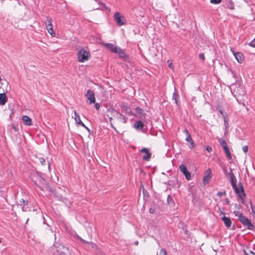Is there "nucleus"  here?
<instances>
[{"label": "nucleus", "mask_w": 255, "mask_h": 255, "mask_svg": "<svg viewBox=\"0 0 255 255\" xmlns=\"http://www.w3.org/2000/svg\"><path fill=\"white\" fill-rule=\"evenodd\" d=\"M228 176H229L231 183L232 184L233 188L234 189L235 192L237 194H238L239 195V196L241 198L242 203H244V200L243 199V197L246 196V193L245 192L244 187H243V186L242 183L240 182L239 183V185L240 188L241 189V193L240 194L239 190L237 186L236 178L234 174L233 173L232 169L231 168H230V171L228 173Z\"/></svg>", "instance_id": "f257e3e1"}, {"label": "nucleus", "mask_w": 255, "mask_h": 255, "mask_svg": "<svg viewBox=\"0 0 255 255\" xmlns=\"http://www.w3.org/2000/svg\"><path fill=\"white\" fill-rule=\"evenodd\" d=\"M234 213L235 216L238 217L239 220L243 226L246 227L250 230H254L255 229V226L252 223L251 221L244 216L242 212L240 211H234Z\"/></svg>", "instance_id": "f03ea898"}, {"label": "nucleus", "mask_w": 255, "mask_h": 255, "mask_svg": "<svg viewBox=\"0 0 255 255\" xmlns=\"http://www.w3.org/2000/svg\"><path fill=\"white\" fill-rule=\"evenodd\" d=\"M66 232L67 233H68V234L69 235H70L71 236H75L77 238V239H79V240H80L81 242H82L83 243H86V244H90V245H91L92 247L93 248H95L96 247V245L92 243V242H87L86 241H85L84 240L82 239L81 237H80L79 236H77L76 235V233L74 231H73L71 227H67L66 226V224H65V232Z\"/></svg>", "instance_id": "7ed1b4c3"}, {"label": "nucleus", "mask_w": 255, "mask_h": 255, "mask_svg": "<svg viewBox=\"0 0 255 255\" xmlns=\"http://www.w3.org/2000/svg\"><path fill=\"white\" fill-rule=\"evenodd\" d=\"M107 113H110L114 117H117L118 119L122 121L124 124L127 122V119L122 114L117 111L113 108H109L107 110Z\"/></svg>", "instance_id": "20e7f679"}, {"label": "nucleus", "mask_w": 255, "mask_h": 255, "mask_svg": "<svg viewBox=\"0 0 255 255\" xmlns=\"http://www.w3.org/2000/svg\"><path fill=\"white\" fill-rule=\"evenodd\" d=\"M114 19L118 26L123 25L126 22V19L125 16L119 12L115 13L114 16Z\"/></svg>", "instance_id": "39448f33"}, {"label": "nucleus", "mask_w": 255, "mask_h": 255, "mask_svg": "<svg viewBox=\"0 0 255 255\" xmlns=\"http://www.w3.org/2000/svg\"><path fill=\"white\" fill-rule=\"evenodd\" d=\"M90 53L84 49L80 50L78 53L79 61L83 62L88 59Z\"/></svg>", "instance_id": "423d86ee"}, {"label": "nucleus", "mask_w": 255, "mask_h": 255, "mask_svg": "<svg viewBox=\"0 0 255 255\" xmlns=\"http://www.w3.org/2000/svg\"><path fill=\"white\" fill-rule=\"evenodd\" d=\"M86 97L87 98V103L89 105H91L92 104L95 103L96 99L95 96L94 92L89 89L86 94L85 95Z\"/></svg>", "instance_id": "0eeeda50"}, {"label": "nucleus", "mask_w": 255, "mask_h": 255, "mask_svg": "<svg viewBox=\"0 0 255 255\" xmlns=\"http://www.w3.org/2000/svg\"><path fill=\"white\" fill-rule=\"evenodd\" d=\"M44 23L48 32L52 36H55V34L53 32L51 18L46 17Z\"/></svg>", "instance_id": "6e6552de"}, {"label": "nucleus", "mask_w": 255, "mask_h": 255, "mask_svg": "<svg viewBox=\"0 0 255 255\" xmlns=\"http://www.w3.org/2000/svg\"><path fill=\"white\" fill-rule=\"evenodd\" d=\"M121 108L123 110V111L124 112L125 114L128 115V116H133L134 114L132 113L131 109L130 106L126 103H122L121 105Z\"/></svg>", "instance_id": "1a4fd4ad"}, {"label": "nucleus", "mask_w": 255, "mask_h": 255, "mask_svg": "<svg viewBox=\"0 0 255 255\" xmlns=\"http://www.w3.org/2000/svg\"><path fill=\"white\" fill-rule=\"evenodd\" d=\"M206 175L204 176L203 179V183L204 185L207 184L209 182L212 178V170L210 168H208L205 173Z\"/></svg>", "instance_id": "9d476101"}, {"label": "nucleus", "mask_w": 255, "mask_h": 255, "mask_svg": "<svg viewBox=\"0 0 255 255\" xmlns=\"http://www.w3.org/2000/svg\"><path fill=\"white\" fill-rule=\"evenodd\" d=\"M38 161L41 165L45 166L46 168H47L48 171H50V162L47 158H44L43 157H38Z\"/></svg>", "instance_id": "9b49d317"}, {"label": "nucleus", "mask_w": 255, "mask_h": 255, "mask_svg": "<svg viewBox=\"0 0 255 255\" xmlns=\"http://www.w3.org/2000/svg\"><path fill=\"white\" fill-rule=\"evenodd\" d=\"M179 169L181 172H182L183 173V174L185 176L186 178L188 180H190L191 178V174L187 170L186 166L184 164H182L180 165Z\"/></svg>", "instance_id": "f8f14e48"}, {"label": "nucleus", "mask_w": 255, "mask_h": 255, "mask_svg": "<svg viewBox=\"0 0 255 255\" xmlns=\"http://www.w3.org/2000/svg\"><path fill=\"white\" fill-rule=\"evenodd\" d=\"M116 53L118 54L124 61H127L128 59V56L126 53L125 49H121L120 47H118L117 52Z\"/></svg>", "instance_id": "ddd939ff"}, {"label": "nucleus", "mask_w": 255, "mask_h": 255, "mask_svg": "<svg viewBox=\"0 0 255 255\" xmlns=\"http://www.w3.org/2000/svg\"><path fill=\"white\" fill-rule=\"evenodd\" d=\"M231 51L233 52V54L235 57V58L236 59V60H237V61L240 63H242V62L244 61V55L243 54L241 53V52H234L233 50H232V48H231Z\"/></svg>", "instance_id": "4468645a"}, {"label": "nucleus", "mask_w": 255, "mask_h": 255, "mask_svg": "<svg viewBox=\"0 0 255 255\" xmlns=\"http://www.w3.org/2000/svg\"><path fill=\"white\" fill-rule=\"evenodd\" d=\"M141 152L145 153V155L142 156V159L144 160L148 161L150 159L151 154L149 152V150L147 148H143L141 150Z\"/></svg>", "instance_id": "2eb2a0df"}, {"label": "nucleus", "mask_w": 255, "mask_h": 255, "mask_svg": "<svg viewBox=\"0 0 255 255\" xmlns=\"http://www.w3.org/2000/svg\"><path fill=\"white\" fill-rule=\"evenodd\" d=\"M104 45L106 48L109 49L113 53H115L117 52V50L118 49L119 47L117 46L115 44L113 43H105Z\"/></svg>", "instance_id": "dca6fc26"}, {"label": "nucleus", "mask_w": 255, "mask_h": 255, "mask_svg": "<svg viewBox=\"0 0 255 255\" xmlns=\"http://www.w3.org/2000/svg\"><path fill=\"white\" fill-rule=\"evenodd\" d=\"M136 115L135 116L139 118H142L145 117V114L144 113L143 110L137 107L135 108Z\"/></svg>", "instance_id": "f3484780"}, {"label": "nucleus", "mask_w": 255, "mask_h": 255, "mask_svg": "<svg viewBox=\"0 0 255 255\" xmlns=\"http://www.w3.org/2000/svg\"><path fill=\"white\" fill-rule=\"evenodd\" d=\"M222 220L223 221L224 224L227 228H229L231 227L232 225V221L230 218L224 216L222 218Z\"/></svg>", "instance_id": "a211bd4d"}, {"label": "nucleus", "mask_w": 255, "mask_h": 255, "mask_svg": "<svg viewBox=\"0 0 255 255\" xmlns=\"http://www.w3.org/2000/svg\"><path fill=\"white\" fill-rule=\"evenodd\" d=\"M7 101V98L4 93H0V105H4Z\"/></svg>", "instance_id": "6ab92c4d"}, {"label": "nucleus", "mask_w": 255, "mask_h": 255, "mask_svg": "<svg viewBox=\"0 0 255 255\" xmlns=\"http://www.w3.org/2000/svg\"><path fill=\"white\" fill-rule=\"evenodd\" d=\"M22 121L25 125L31 126V119L27 116H23L22 117Z\"/></svg>", "instance_id": "aec40b11"}, {"label": "nucleus", "mask_w": 255, "mask_h": 255, "mask_svg": "<svg viewBox=\"0 0 255 255\" xmlns=\"http://www.w3.org/2000/svg\"><path fill=\"white\" fill-rule=\"evenodd\" d=\"M133 127L136 129L141 130L143 128L144 124L141 121H138L134 124Z\"/></svg>", "instance_id": "412c9836"}, {"label": "nucleus", "mask_w": 255, "mask_h": 255, "mask_svg": "<svg viewBox=\"0 0 255 255\" xmlns=\"http://www.w3.org/2000/svg\"><path fill=\"white\" fill-rule=\"evenodd\" d=\"M28 201L27 200H24L23 199H21L19 200V204L21 206H23V207L22 208L23 211H27V208L24 206L28 204Z\"/></svg>", "instance_id": "4be33fe9"}, {"label": "nucleus", "mask_w": 255, "mask_h": 255, "mask_svg": "<svg viewBox=\"0 0 255 255\" xmlns=\"http://www.w3.org/2000/svg\"><path fill=\"white\" fill-rule=\"evenodd\" d=\"M96 1L98 2V3L101 5L102 6V8L103 10H107L109 12L111 11V8L109 7H107L106 3L102 2L100 0H96Z\"/></svg>", "instance_id": "5701e85b"}, {"label": "nucleus", "mask_w": 255, "mask_h": 255, "mask_svg": "<svg viewBox=\"0 0 255 255\" xmlns=\"http://www.w3.org/2000/svg\"><path fill=\"white\" fill-rule=\"evenodd\" d=\"M223 149H224V151L226 154V156H227V158L229 160H231L232 159V157L231 154L230 150V149L228 147V146L227 147L224 148Z\"/></svg>", "instance_id": "b1692460"}, {"label": "nucleus", "mask_w": 255, "mask_h": 255, "mask_svg": "<svg viewBox=\"0 0 255 255\" xmlns=\"http://www.w3.org/2000/svg\"><path fill=\"white\" fill-rule=\"evenodd\" d=\"M178 97V93L177 92L175 88H174V92L173 94L172 98L175 101V103L177 105H178V100L177 99Z\"/></svg>", "instance_id": "393cba45"}, {"label": "nucleus", "mask_w": 255, "mask_h": 255, "mask_svg": "<svg viewBox=\"0 0 255 255\" xmlns=\"http://www.w3.org/2000/svg\"><path fill=\"white\" fill-rule=\"evenodd\" d=\"M74 115H75V120L76 123L77 124H78L79 123H81V120L80 119L79 114L77 113L76 111H75Z\"/></svg>", "instance_id": "a878e982"}, {"label": "nucleus", "mask_w": 255, "mask_h": 255, "mask_svg": "<svg viewBox=\"0 0 255 255\" xmlns=\"http://www.w3.org/2000/svg\"><path fill=\"white\" fill-rule=\"evenodd\" d=\"M219 141L223 148L228 147L227 143L225 139H220Z\"/></svg>", "instance_id": "bb28decb"}, {"label": "nucleus", "mask_w": 255, "mask_h": 255, "mask_svg": "<svg viewBox=\"0 0 255 255\" xmlns=\"http://www.w3.org/2000/svg\"><path fill=\"white\" fill-rule=\"evenodd\" d=\"M222 0H210V2L212 4H217L221 2Z\"/></svg>", "instance_id": "cd10ccee"}, {"label": "nucleus", "mask_w": 255, "mask_h": 255, "mask_svg": "<svg viewBox=\"0 0 255 255\" xmlns=\"http://www.w3.org/2000/svg\"><path fill=\"white\" fill-rule=\"evenodd\" d=\"M31 179L32 180V181L34 183V184L35 185H36L40 189H41V190H44L43 188H42L41 186H39V185L37 184L36 181L34 179V178L33 177H31Z\"/></svg>", "instance_id": "c85d7f7f"}, {"label": "nucleus", "mask_w": 255, "mask_h": 255, "mask_svg": "<svg viewBox=\"0 0 255 255\" xmlns=\"http://www.w3.org/2000/svg\"><path fill=\"white\" fill-rule=\"evenodd\" d=\"M107 116L109 117V121L111 124V126L115 130H117L116 128L113 126L112 123V122L113 121V118L111 117H110V115L109 114H107Z\"/></svg>", "instance_id": "c756f323"}, {"label": "nucleus", "mask_w": 255, "mask_h": 255, "mask_svg": "<svg viewBox=\"0 0 255 255\" xmlns=\"http://www.w3.org/2000/svg\"><path fill=\"white\" fill-rule=\"evenodd\" d=\"M160 254L163 255H167V252L165 249H161L160 251Z\"/></svg>", "instance_id": "7c9ffc66"}, {"label": "nucleus", "mask_w": 255, "mask_h": 255, "mask_svg": "<svg viewBox=\"0 0 255 255\" xmlns=\"http://www.w3.org/2000/svg\"><path fill=\"white\" fill-rule=\"evenodd\" d=\"M224 125H225V129L227 130L229 127V125L227 120H224Z\"/></svg>", "instance_id": "2f4dec72"}, {"label": "nucleus", "mask_w": 255, "mask_h": 255, "mask_svg": "<svg viewBox=\"0 0 255 255\" xmlns=\"http://www.w3.org/2000/svg\"><path fill=\"white\" fill-rule=\"evenodd\" d=\"M226 192L225 191H224V192H219L217 193V196H218L219 197H222V196L224 195H226Z\"/></svg>", "instance_id": "473e14b6"}, {"label": "nucleus", "mask_w": 255, "mask_h": 255, "mask_svg": "<svg viewBox=\"0 0 255 255\" xmlns=\"http://www.w3.org/2000/svg\"><path fill=\"white\" fill-rule=\"evenodd\" d=\"M185 140L187 141V142H191L192 141H193V139L191 137V136L190 135V136H188L186 137V139H185Z\"/></svg>", "instance_id": "72a5a7b5"}, {"label": "nucleus", "mask_w": 255, "mask_h": 255, "mask_svg": "<svg viewBox=\"0 0 255 255\" xmlns=\"http://www.w3.org/2000/svg\"><path fill=\"white\" fill-rule=\"evenodd\" d=\"M94 106H95V108H96V109L97 110H99L100 108V107H101L100 104H99L98 103H95Z\"/></svg>", "instance_id": "f704fd0d"}, {"label": "nucleus", "mask_w": 255, "mask_h": 255, "mask_svg": "<svg viewBox=\"0 0 255 255\" xmlns=\"http://www.w3.org/2000/svg\"><path fill=\"white\" fill-rule=\"evenodd\" d=\"M243 150L245 153H247L248 150V147L247 145L244 146L243 147Z\"/></svg>", "instance_id": "c9c22d12"}, {"label": "nucleus", "mask_w": 255, "mask_h": 255, "mask_svg": "<svg viewBox=\"0 0 255 255\" xmlns=\"http://www.w3.org/2000/svg\"><path fill=\"white\" fill-rule=\"evenodd\" d=\"M223 170L224 173L226 175V176H228V171H227V170L226 167L224 166L223 167Z\"/></svg>", "instance_id": "e433bc0d"}, {"label": "nucleus", "mask_w": 255, "mask_h": 255, "mask_svg": "<svg viewBox=\"0 0 255 255\" xmlns=\"http://www.w3.org/2000/svg\"><path fill=\"white\" fill-rule=\"evenodd\" d=\"M167 201L169 204H170V203L172 201V197L170 195H168Z\"/></svg>", "instance_id": "4c0bfd02"}, {"label": "nucleus", "mask_w": 255, "mask_h": 255, "mask_svg": "<svg viewBox=\"0 0 255 255\" xmlns=\"http://www.w3.org/2000/svg\"><path fill=\"white\" fill-rule=\"evenodd\" d=\"M78 125H81V126H82L83 127L85 128H86L88 130H89V129L84 125V124L81 121V123H79L78 124Z\"/></svg>", "instance_id": "58836bf2"}, {"label": "nucleus", "mask_w": 255, "mask_h": 255, "mask_svg": "<svg viewBox=\"0 0 255 255\" xmlns=\"http://www.w3.org/2000/svg\"><path fill=\"white\" fill-rule=\"evenodd\" d=\"M183 132L185 133L187 136L191 135L187 129H185L183 131Z\"/></svg>", "instance_id": "ea45409f"}, {"label": "nucleus", "mask_w": 255, "mask_h": 255, "mask_svg": "<svg viewBox=\"0 0 255 255\" xmlns=\"http://www.w3.org/2000/svg\"><path fill=\"white\" fill-rule=\"evenodd\" d=\"M199 56L200 59L203 60L205 59V56L203 53H200Z\"/></svg>", "instance_id": "a19ab883"}, {"label": "nucleus", "mask_w": 255, "mask_h": 255, "mask_svg": "<svg viewBox=\"0 0 255 255\" xmlns=\"http://www.w3.org/2000/svg\"><path fill=\"white\" fill-rule=\"evenodd\" d=\"M167 62L168 63V66L171 69H173L174 66L171 62L169 63V60L167 61Z\"/></svg>", "instance_id": "79ce46f5"}, {"label": "nucleus", "mask_w": 255, "mask_h": 255, "mask_svg": "<svg viewBox=\"0 0 255 255\" xmlns=\"http://www.w3.org/2000/svg\"><path fill=\"white\" fill-rule=\"evenodd\" d=\"M190 148H192L195 147V144H194L193 140L191 142H190Z\"/></svg>", "instance_id": "37998d69"}, {"label": "nucleus", "mask_w": 255, "mask_h": 255, "mask_svg": "<svg viewBox=\"0 0 255 255\" xmlns=\"http://www.w3.org/2000/svg\"><path fill=\"white\" fill-rule=\"evenodd\" d=\"M206 150L209 152H210L212 151V148L211 146L207 145L206 147Z\"/></svg>", "instance_id": "c03bdc74"}, {"label": "nucleus", "mask_w": 255, "mask_h": 255, "mask_svg": "<svg viewBox=\"0 0 255 255\" xmlns=\"http://www.w3.org/2000/svg\"><path fill=\"white\" fill-rule=\"evenodd\" d=\"M251 207L253 213L255 214V210L254 209V207L251 203Z\"/></svg>", "instance_id": "a18cd8bd"}, {"label": "nucleus", "mask_w": 255, "mask_h": 255, "mask_svg": "<svg viewBox=\"0 0 255 255\" xmlns=\"http://www.w3.org/2000/svg\"><path fill=\"white\" fill-rule=\"evenodd\" d=\"M241 205L240 204H235V208L237 209H240V208H241Z\"/></svg>", "instance_id": "49530a36"}, {"label": "nucleus", "mask_w": 255, "mask_h": 255, "mask_svg": "<svg viewBox=\"0 0 255 255\" xmlns=\"http://www.w3.org/2000/svg\"><path fill=\"white\" fill-rule=\"evenodd\" d=\"M247 255H255V253L252 251H250L249 254H247Z\"/></svg>", "instance_id": "de8ad7c7"}, {"label": "nucleus", "mask_w": 255, "mask_h": 255, "mask_svg": "<svg viewBox=\"0 0 255 255\" xmlns=\"http://www.w3.org/2000/svg\"><path fill=\"white\" fill-rule=\"evenodd\" d=\"M222 116H223V118H224V121L225 120H227V114H223V115H222Z\"/></svg>", "instance_id": "09e8293b"}, {"label": "nucleus", "mask_w": 255, "mask_h": 255, "mask_svg": "<svg viewBox=\"0 0 255 255\" xmlns=\"http://www.w3.org/2000/svg\"><path fill=\"white\" fill-rule=\"evenodd\" d=\"M225 202H226V203L227 204H230V200L228 198H226V200H225Z\"/></svg>", "instance_id": "8fccbe9b"}, {"label": "nucleus", "mask_w": 255, "mask_h": 255, "mask_svg": "<svg viewBox=\"0 0 255 255\" xmlns=\"http://www.w3.org/2000/svg\"><path fill=\"white\" fill-rule=\"evenodd\" d=\"M12 128L14 129V130L15 131H17V128L14 125L12 126Z\"/></svg>", "instance_id": "3c124183"}, {"label": "nucleus", "mask_w": 255, "mask_h": 255, "mask_svg": "<svg viewBox=\"0 0 255 255\" xmlns=\"http://www.w3.org/2000/svg\"><path fill=\"white\" fill-rule=\"evenodd\" d=\"M154 211V209H153L152 208H150L149 209V212L151 213H153Z\"/></svg>", "instance_id": "603ef678"}, {"label": "nucleus", "mask_w": 255, "mask_h": 255, "mask_svg": "<svg viewBox=\"0 0 255 255\" xmlns=\"http://www.w3.org/2000/svg\"><path fill=\"white\" fill-rule=\"evenodd\" d=\"M220 113L223 115V114H224L225 113H223V111L222 110L219 111Z\"/></svg>", "instance_id": "864d4df0"}, {"label": "nucleus", "mask_w": 255, "mask_h": 255, "mask_svg": "<svg viewBox=\"0 0 255 255\" xmlns=\"http://www.w3.org/2000/svg\"><path fill=\"white\" fill-rule=\"evenodd\" d=\"M230 8L231 9H234V6H231Z\"/></svg>", "instance_id": "5fc2aeb1"}, {"label": "nucleus", "mask_w": 255, "mask_h": 255, "mask_svg": "<svg viewBox=\"0 0 255 255\" xmlns=\"http://www.w3.org/2000/svg\"><path fill=\"white\" fill-rule=\"evenodd\" d=\"M56 247L54 246V247H52V250H54L55 249H56Z\"/></svg>", "instance_id": "6e6d98bb"}, {"label": "nucleus", "mask_w": 255, "mask_h": 255, "mask_svg": "<svg viewBox=\"0 0 255 255\" xmlns=\"http://www.w3.org/2000/svg\"><path fill=\"white\" fill-rule=\"evenodd\" d=\"M57 252L58 253V254L60 255L61 254V253L59 252L58 250H57Z\"/></svg>", "instance_id": "4d7b16f0"}, {"label": "nucleus", "mask_w": 255, "mask_h": 255, "mask_svg": "<svg viewBox=\"0 0 255 255\" xmlns=\"http://www.w3.org/2000/svg\"><path fill=\"white\" fill-rule=\"evenodd\" d=\"M138 242H136L135 243V245H138Z\"/></svg>", "instance_id": "13d9d810"}, {"label": "nucleus", "mask_w": 255, "mask_h": 255, "mask_svg": "<svg viewBox=\"0 0 255 255\" xmlns=\"http://www.w3.org/2000/svg\"><path fill=\"white\" fill-rule=\"evenodd\" d=\"M39 181H41V180L42 179L41 178H39Z\"/></svg>", "instance_id": "bf43d9fd"}, {"label": "nucleus", "mask_w": 255, "mask_h": 255, "mask_svg": "<svg viewBox=\"0 0 255 255\" xmlns=\"http://www.w3.org/2000/svg\"><path fill=\"white\" fill-rule=\"evenodd\" d=\"M1 243V240H0V243Z\"/></svg>", "instance_id": "052dcab7"}]
</instances>
